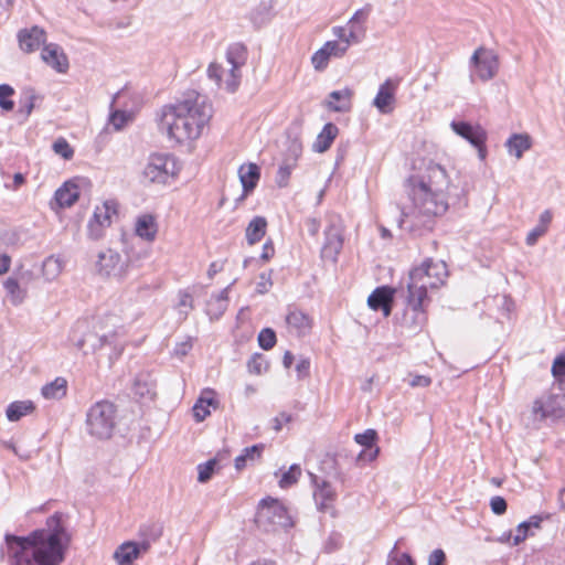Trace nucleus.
<instances>
[{
    "instance_id": "f257e3e1",
    "label": "nucleus",
    "mask_w": 565,
    "mask_h": 565,
    "mask_svg": "<svg viewBox=\"0 0 565 565\" xmlns=\"http://www.w3.org/2000/svg\"><path fill=\"white\" fill-rule=\"evenodd\" d=\"M449 183L446 169L437 163H429L420 175L409 177L405 181V190L412 206L401 209L399 227L415 236L430 232L435 217L448 210Z\"/></svg>"
},
{
    "instance_id": "f03ea898",
    "label": "nucleus",
    "mask_w": 565,
    "mask_h": 565,
    "mask_svg": "<svg viewBox=\"0 0 565 565\" xmlns=\"http://www.w3.org/2000/svg\"><path fill=\"white\" fill-rule=\"evenodd\" d=\"M46 525L28 536L6 535L12 565H60L64 561L68 535L61 516L57 513L50 516Z\"/></svg>"
},
{
    "instance_id": "7ed1b4c3",
    "label": "nucleus",
    "mask_w": 565,
    "mask_h": 565,
    "mask_svg": "<svg viewBox=\"0 0 565 565\" xmlns=\"http://www.w3.org/2000/svg\"><path fill=\"white\" fill-rule=\"evenodd\" d=\"M211 117L212 107L205 102V97L191 90L182 100L162 108L159 129L181 143L199 138Z\"/></svg>"
},
{
    "instance_id": "20e7f679",
    "label": "nucleus",
    "mask_w": 565,
    "mask_h": 565,
    "mask_svg": "<svg viewBox=\"0 0 565 565\" xmlns=\"http://www.w3.org/2000/svg\"><path fill=\"white\" fill-rule=\"evenodd\" d=\"M248 58L247 47L239 42L232 43L226 50V61L231 65L225 70L221 64L211 63L207 68V76L214 81L218 88H224L228 93H234L239 86L243 67Z\"/></svg>"
},
{
    "instance_id": "39448f33",
    "label": "nucleus",
    "mask_w": 565,
    "mask_h": 565,
    "mask_svg": "<svg viewBox=\"0 0 565 565\" xmlns=\"http://www.w3.org/2000/svg\"><path fill=\"white\" fill-rule=\"evenodd\" d=\"M447 276L448 270L444 262L427 259L419 267L411 270L407 279V292L420 296L424 299H430L428 290L441 287Z\"/></svg>"
},
{
    "instance_id": "423d86ee",
    "label": "nucleus",
    "mask_w": 565,
    "mask_h": 565,
    "mask_svg": "<svg viewBox=\"0 0 565 565\" xmlns=\"http://www.w3.org/2000/svg\"><path fill=\"white\" fill-rule=\"evenodd\" d=\"M117 425V407L103 399L94 403L86 413L85 427L88 435L96 439H109Z\"/></svg>"
},
{
    "instance_id": "0eeeda50",
    "label": "nucleus",
    "mask_w": 565,
    "mask_h": 565,
    "mask_svg": "<svg viewBox=\"0 0 565 565\" xmlns=\"http://www.w3.org/2000/svg\"><path fill=\"white\" fill-rule=\"evenodd\" d=\"M255 522L265 532H277L292 526L287 509L277 499H263L257 508Z\"/></svg>"
},
{
    "instance_id": "6e6552de",
    "label": "nucleus",
    "mask_w": 565,
    "mask_h": 565,
    "mask_svg": "<svg viewBox=\"0 0 565 565\" xmlns=\"http://www.w3.org/2000/svg\"><path fill=\"white\" fill-rule=\"evenodd\" d=\"M178 173L175 160L166 153H151L142 171L146 183L167 184Z\"/></svg>"
},
{
    "instance_id": "1a4fd4ad",
    "label": "nucleus",
    "mask_w": 565,
    "mask_h": 565,
    "mask_svg": "<svg viewBox=\"0 0 565 565\" xmlns=\"http://www.w3.org/2000/svg\"><path fill=\"white\" fill-rule=\"evenodd\" d=\"M534 422L557 420L565 416V394L546 392L537 397L532 405Z\"/></svg>"
},
{
    "instance_id": "9d476101",
    "label": "nucleus",
    "mask_w": 565,
    "mask_h": 565,
    "mask_svg": "<svg viewBox=\"0 0 565 565\" xmlns=\"http://www.w3.org/2000/svg\"><path fill=\"white\" fill-rule=\"evenodd\" d=\"M406 308L404 309L401 324L409 333L419 332L427 322V307L430 303V299L420 298V296H414L406 294Z\"/></svg>"
},
{
    "instance_id": "9b49d317",
    "label": "nucleus",
    "mask_w": 565,
    "mask_h": 565,
    "mask_svg": "<svg viewBox=\"0 0 565 565\" xmlns=\"http://www.w3.org/2000/svg\"><path fill=\"white\" fill-rule=\"evenodd\" d=\"M476 68L477 75L481 81L492 79L499 70L498 55L484 47H478L470 60Z\"/></svg>"
},
{
    "instance_id": "f8f14e48",
    "label": "nucleus",
    "mask_w": 565,
    "mask_h": 565,
    "mask_svg": "<svg viewBox=\"0 0 565 565\" xmlns=\"http://www.w3.org/2000/svg\"><path fill=\"white\" fill-rule=\"evenodd\" d=\"M96 267L100 275L120 279L126 274L127 264L118 252L108 248L98 254Z\"/></svg>"
},
{
    "instance_id": "ddd939ff",
    "label": "nucleus",
    "mask_w": 565,
    "mask_h": 565,
    "mask_svg": "<svg viewBox=\"0 0 565 565\" xmlns=\"http://www.w3.org/2000/svg\"><path fill=\"white\" fill-rule=\"evenodd\" d=\"M450 126L458 136L462 137L478 149L479 158L481 160L486 158L487 150L484 143L487 139V134L481 126H473L466 121L455 120L451 122Z\"/></svg>"
},
{
    "instance_id": "4468645a",
    "label": "nucleus",
    "mask_w": 565,
    "mask_h": 565,
    "mask_svg": "<svg viewBox=\"0 0 565 565\" xmlns=\"http://www.w3.org/2000/svg\"><path fill=\"white\" fill-rule=\"evenodd\" d=\"M399 82V78H387L380 85L372 104L381 114L386 115L393 111L396 102L395 95Z\"/></svg>"
},
{
    "instance_id": "2eb2a0df",
    "label": "nucleus",
    "mask_w": 565,
    "mask_h": 565,
    "mask_svg": "<svg viewBox=\"0 0 565 565\" xmlns=\"http://www.w3.org/2000/svg\"><path fill=\"white\" fill-rule=\"evenodd\" d=\"M42 61L58 73H66L70 64L63 49L56 43L45 44L41 52Z\"/></svg>"
},
{
    "instance_id": "dca6fc26",
    "label": "nucleus",
    "mask_w": 565,
    "mask_h": 565,
    "mask_svg": "<svg viewBox=\"0 0 565 565\" xmlns=\"http://www.w3.org/2000/svg\"><path fill=\"white\" fill-rule=\"evenodd\" d=\"M18 41L20 49L25 53H32L45 45L46 33L45 31L34 25L30 29H22L18 33Z\"/></svg>"
},
{
    "instance_id": "f3484780",
    "label": "nucleus",
    "mask_w": 565,
    "mask_h": 565,
    "mask_svg": "<svg viewBox=\"0 0 565 565\" xmlns=\"http://www.w3.org/2000/svg\"><path fill=\"white\" fill-rule=\"evenodd\" d=\"M342 246L343 237L340 230L334 225L329 226L326 230V242L321 249L322 258L335 263Z\"/></svg>"
},
{
    "instance_id": "a211bd4d",
    "label": "nucleus",
    "mask_w": 565,
    "mask_h": 565,
    "mask_svg": "<svg viewBox=\"0 0 565 565\" xmlns=\"http://www.w3.org/2000/svg\"><path fill=\"white\" fill-rule=\"evenodd\" d=\"M393 289L387 286L377 287L367 298V305L373 310H382L385 317L392 311Z\"/></svg>"
},
{
    "instance_id": "6ab92c4d",
    "label": "nucleus",
    "mask_w": 565,
    "mask_h": 565,
    "mask_svg": "<svg viewBox=\"0 0 565 565\" xmlns=\"http://www.w3.org/2000/svg\"><path fill=\"white\" fill-rule=\"evenodd\" d=\"M79 182H86L85 179L66 181L55 191L54 199L60 207L72 206L79 198Z\"/></svg>"
},
{
    "instance_id": "aec40b11",
    "label": "nucleus",
    "mask_w": 565,
    "mask_h": 565,
    "mask_svg": "<svg viewBox=\"0 0 565 565\" xmlns=\"http://www.w3.org/2000/svg\"><path fill=\"white\" fill-rule=\"evenodd\" d=\"M376 439H377V433L374 429H366L364 433L356 434L354 436V440L359 445L365 447V450H362L358 455V457H356L358 461L364 460L366 457H367L369 461H373L377 457L380 449H379V447H374Z\"/></svg>"
},
{
    "instance_id": "412c9836",
    "label": "nucleus",
    "mask_w": 565,
    "mask_h": 565,
    "mask_svg": "<svg viewBox=\"0 0 565 565\" xmlns=\"http://www.w3.org/2000/svg\"><path fill=\"white\" fill-rule=\"evenodd\" d=\"M313 497L319 511L330 512L334 515L333 502L337 498V493L328 481H322L321 484H317Z\"/></svg>"
},
{
    "instance_id": "4be33fe9",
    "label": "nucleus",
    "mask_w": 565,
    "mask_h": 565,
    "mask_svg": "<svg viewBox=\"0 0 565 565\" xmlns=\"http://www.w3.org/2000/svg\"><path fill=\"white\" fill-rule=\"evenodd\" d=\"M235 280L227 287H225L217 295H213L206 303V315L211 320L220 319L228 305V290Z\"/></svg>"
},
{
    "instance_id": "5701e85b",
    "label": "nucleus",
    "mask_w": 565,
    "mask_h": 565,
    "mask_svg": "<svg viewBox=\"0 0 565 565\" xmlns=\"http://www.w3.org/2000/svg\"><path fill=\"white\" fill-rule=\"evenodd\" d=\"M136 235L140 238L152 242L158 232L156 218L151 214H142L137 217L135 225Z\"/></svg>"
},
{
    "instance_id": "b1692460",
    "label": "nucleus",
    "mask_w": 565,
    "mask_h": 565,
    "mask_svg": "<svg viewBox=\"0 0 565 565\" xmlns=\"http://www.w3.org/2000/svg\"><path fill=\"white\" fill-rule=\"evenodd\" d=\"M352 90L344 88L341 90H333L329 94L327 107L333 111H348L351 108Z\"/></svg>"
},
{
    "instance_id": "393cba45",
    "label": "nucleus",
    "mask_w": 565,
    "mask_h": 565,
    "mask_svg": "<svg viewBox=\"0 0 565 565\" xmlns=\"http://www.w3.org/2000/svg\"><path fill=\"white\" fill-rule=\"evenodd\" d=\"M508 152L516 159H521L523 153L532 147V139L526 134H513L505 142Z\"/></svg>"
},
{
    "instance_id": "a878e982",
    "label": "nucleus",
    "mask_w": 565,
    "mask_h": 565,
    "mask_svg": "<svg viewBox=\"0 0 565 565\" xmlns=\"http://www.w3.org/2000/svg\"><path fill=\"white\" fill-rule=\"evenodd\" d=\"M239 180L245 193L255 189L260 177L259 167L255 163L243 164L239 170Z\"/></svg>"
},
{
    "instance_id": "bb28decb",
    "label": "nucleus",
    "mask_w": 565,
    "mask_h": 565,
    "mask_svg": "<svg viewBox=\"0 0 565 565\" xmlns=\"http://www.w3.org/2000/svg\"><path fill=\"white\" fill-rule=\"evenodd\" d=\"M338 132L339 128L337 127V125H334L333 122L326 124L321 132L318 135L316 141L313 142V150L319 153L327 151L331 147Z\"/></svg>"
},
{
    "instance_id": "cd10ccee",
    "label": "nucleus",
    "mask_w": 565,
    "mask_h": 565,
    "mask_svg": "<svg viewBox=\"0 0 565 565\" xmlns=\"http://www.w3.org/2000/svg\"><path fill=\"white\" fill-rule=\"evenodd\" d=\"M553 220V213L551 210H545L541 213L537 224L529 232L526 236V244L533 246L537 239L542 237L548 230Z\"/></svg>"
},
{
    "instance_id": "c85d7f7f",
    "label": "nucleus",
    "mask_w": 565,
    "mask_h": 565,
    "mask_svg": "<svg viewBox=\"0 0 565 565\" xmlns=\"http://www.w3.org/2000/svg\"><path fill=\"white\" fill-rule=\"evenodd\" d=\"M286 322L298 335H305L311 329L310 318L300 310L290 311L286 317Z\"/></svg>"
},
{
    "instance_id": "c756f323",
    "label": "nucleus",
    "mask_w": 565,
    "mask_h": 565,
    "mask_svg": "<svg viewBox=\"0 0 565 565\" xmlns=\"http://www.w3.org/2000/svg\"><path fill=\"white\" fill-rule=\"evenodd\" d=\"M138 557V550L134 541L122 543L114 553V558L119 565H131Z\"/></svg>"
},
{
    "instance_id": "7c9ffc66",
    "label": "nucleus",
    "mask_w": 565,
    "mask_h": 565,
    "mask_svg": "<svg viewBox=\"0 0 565 565\" xmlns=\"http://www.w3.org/2000/svg\"><path fill=\"white\" fill-rule=\"evenodd\" d=\"M267 221L263 216H255L246 227V239L249 245L258 243L266 234Z\"/></svg>"
},
{
    "instance_id": "2f4dec72",
    "label": "nucleus",
    "mask_w": 565,
    "mask_h": 565,
    "mask_svg": "<svg viewBox=\"0 0 565 565\" xmlns=\"http://www.w3.org/2000/svg\"><path fill=\"white\" fill-rule=\"evenodd\" d=\"M41 392L46 399H61L66 396L67 381L64 377H56L54 381L45 384Z\"/></svg>"
},
{
    "instance_id": "473e14b6",
    "label": "nucleus",
    "mask_w": 565,
    "mask_h": 565,
    "mask_svg": "<svg viewBox=\"0 0 565 565\" xmlns=\"http://www.w3.org/2000/svg\"><path fill=\"white\" fill-rule=\"evenodd\" d=\"M35 406L31 401H17L9 404L6 415L10 422H18L23 416L31 414Z\"/></svg>"
},
{
    "instance_id": "72a5a7b5",
    "label": "nucleus",
    "mask_w": 565,
    "mask_h": 565,
    "mask_svg": "<svg viewBox=\"0 0 565 565\" xmlns=\"http://www.w3.org/2000/svg\"><path fill=\"white\" fill-rule=\"evenodd\" d=\"M302 153V142L298 137H288L285 142V150L282 152V159L297 164L298 159Z\"/></svg>"
},
{
    "instance_id": "f704fd0d",
    "label": "nucleus",
    "mask_w": 565,
    "mask_h": 565,
    "mask_svg": "<svg viewBox=\"0 0 565 565\" xmlns=\"http://www.w3.org/2000/svg\"><path fill=\"white\" fill-rule=\"evenodd\" d=\"M113 214H116V203L114 201H106L102 206H96L93 218H97L107 228L111 224Z\"/></svg>"
},
{
    "instance_id": "c9c22d12",
    "label": "nucleus",
    "mask_w": 565,
    "mask_h": 565,
    "mask_svg": "<svg viewBox=\"0 0 565 565\" xmlns=\"http://www.w3.org/2000/svg\"><path fill=\"white\" fill-rule=\"evenodd\" d=\"M163 532V525L160 522H147L140 525V539L149 540L150 542L158 541Z\"/></svg>"
},
{
    "instance_id": "e433bc0d",
    "label": "nucleus",
    "mask_w": 565,
    "mask_h": 565,
    "mask_svg": "<svg viewBox=\"0 0 565 565\" xmlns=\"http://www.w3.org/2000/svg\"><path fill=\"white\" fill-rule=\"evenodd\" d=\"M3 287L13 305H19L23 301L25 291L20 287L17 278L9 277L4 281Z\"/></svg>"
},
{
    "instance_id": "4c0bfd02",
    "label": "nucleus",
    "mask_w": 565,
    "mask_h": 565,
    "mask_svg": "<svg viewBox=\"0 0 565 565\" xmlns=\"http://www.w3.org/2000/svg\"><path fill=\"white\" fill-rule=\"evenodd\" d=\"M38 98L34 89L28 88L23 92V97L20 100L19 113L24 115V118H28L32 110L35 107V99Z\"/></svg>"
},
{
    "instance_id": "58836bf2",
    "label": "nucleus",
    "mask_w": 565,
    "mask_h": 565,
    "mask_svg": "<svg viewBox=\"0 0 565 565\" xmlns=\"http://www.w3.org/2000/svg\"><path fill=\"white\" fill-rule=\"evenodd\" d=\"M301 476V468L299 465H291L289 467V469L282 473L280 480H279V486L281 488H288L292 484H295L299 477Z\"/></svg>"
},
{
    "instance_id": "ea45409f",
    "label": "nucleus",
    "mask_w": 565,
    "mask_h": 565,
    "mask_svg": "<svg viewBox=\"0 0 565 565\" xmlns=\"http://www.w3.org/2000/svg\"><path fill=\"white\" fill-rule=\"evenodd\" d=\"M62 271V263L54 256L47 257L43 263V274L47 279L55 278Z\"/></svg>"
},
{
    "instance_id": "a19ab883",
    "label": "nucleus",
    "mask_w": 565,
    "mask_h": 565,
    "mask_svg": "<svg viewBox=\"0 0 565 565\" xmlns=\"http://www.w3.org/2000/svg\"><path fill=\"white\" fill-rule=\"evenodd\" d=\"M247 367L250 373L260 375L268 369V362L260 353H255L247 362Z\"/></svg>"
},
{
    "instance_id": "79ce46f5",
    "label": "nucleus",
    "mask_w": 565,
    "mask_h": 565,
    "mask_svg": "<svg viewBox=\"0 0 565 565\" xmlns=\"http://www.w3.org/2000/svg\"><path fill=\"white\" fill-rule=\"evenodd\" d=\"M216 466V459H210L204 463H200L198 466V481L201 483L207 482L212 478Z\"/></svg>"
},
{
    "instance_id": "37998d69",
    "label": "nucleus",
    "mask_w": 565,
    "mask_h": 565,
    "mask_svg": "<svg viewBox=\"0 0 565 565\" xmlns=\"http://www.w3.org/2000/svg\"><path fill=\"white\" fill-rule=\"evenodd\" d=\"M350 45V39L345 38V43H339L338 41H328L323 44L324 49L328 51L330 57H342Z\"/></svg>"
},
{
    "instance_id": "c03bdc74",
    "label": "nucleus",
    "mask_w": 565,
    "mask_h": 565,
    "mask_svg": "<svg viewBox=\"0 0 565 565\" xmlns=\"http://www.w3.org/2000/svg\"><path fill=\"white\" fill-rule=\"evenodd\" d=\"M14 94L12 86L8 84L0 85V108L4 111H11L14 107L13 100L9 99Z\"/></svg>"
},
{
    "instance_id": "a18cd8bd",
    "label": "nucleus",
    "mask_w": 565,
    "mask_h": 565,
    "mask_svg": "<svg viewBox=\"0 0 565 565\" xmlns=\"http://www.w3.org/2000/svg\"><path fill=\"white\" fill-rule=\"evenodd\" d=\"M297 164L290 163L282 159L281 164L279 166V169L277 171V178L276 182L279 188H285L288 184L289 177L291 174V171Z\"/></svg>"
},
{
    "instance_id": "49530a36",
    "label": "nucleus",
    "mask_w": 565,
    "mask_h": 565,
    "mask_svg": "<svg viewBox=\"0 0 565 565\" xmlns=\"http://www.w3.org/2000/svg\"><path fill=\"white\" fill-rule=\"evenodd\" d=\"M258 344L263 350H270L276 344V333L270 328L263 329L258 334Z\"/></svg>"
},
{
    "instance_id": "de8ad7c7",
    "label": "nucleus",
    "mask_w": 565,
    "mask_h": 565,
    "mask_svg": "<svg viewBox=\"0 0 565 565\" xmlns=\"http://www.w3.org/2000/svg\"><path fill=\"white\" fill-rule=\"evenodd\" d=\"M330 55L328 51L322 46L317 52L313 53L311 57V63L316 71L321 72L327 68L329 64Z\"/></svg>"
},
{
    "instance_id": "09e8293b",
    "label": "nucleus",
    "mask_w": 565,
    "mask_h": 565,
    "mask_svg": "<svg viewBox=\"0 0 565 565\" xmlns=\"http://www.w3.org/2000/svg\"><path fill=\"white\" fill-rule=\"evenodd\" d=\"M54 152L65 160H70L74 156V150L64 138H58L52 146Z\"/></svg>"
},
{
    "instance_id": "8fccbe9b",
    "label": "nucleus",
    "mask_w": 565,
    "mask_h": 565,
    "mask_svg": "<svg viewBox=\"0 0 565 565\" xmlns=\"http://www.w3.org/2000/svg\"><path fill=\"white\" fill-rule=\"evenodd\" d=\"M106 227H104L99 221L96 218H90L87 224V234L88 237L97 241L104 236V231Z\"/></svg>"
},
{
    "instance_id": "3c124183",
    "label": "nucleus",
    "mask_w": 565,
    "mask_h": 565,
    "mask_svg": "<svg viewBox=\"0 0 565 565\" xmlns=\"http://www.w3.org/2000/svg\"><path fill=\"white\" fill-rule=\"evenodd\" d=\"M215 396H216V393L214 390L204 388L201 392L198 399L200 401V403H203L204 405H207L209 407L217 408L218 401L216 399Z\"/></svg>"
},
{
    "instance_id": "603ef678",
    "label": "nucleus",
    "mask_w": 565,
    "mask_h": 565,
    "mask_svg": "<svg viewBox=\"0 0 565 565\" xmlns=\"http://www.w3.org/2000/svg\"><path fill=\"white\" fill-rule=\"evenodd\" d=\"M127 120V114L121 110H115L109 116V124L113 125L115 130H120L126 125Z\"/></svg>"
},
{
    "instance_id": "864d4df0",
    "label": "nucleus",
    "mask_w": 565,
    "mask_h": 565,
    "mask_svg": "<svg viewBox=\"0 0 565 565\" xmlns=\"http://www.w3.org/2000/svg\"><path fill=\"white\" fill-rule=\"evenodd\" d=\"M491 510L497 515H502L505 513L508 504L503 497L495 495L490 501Z\"/></svg>"
},
{
    "instance_id": "5fc2aeb1",
    "label": "nucleus",
    "mask_w": 565,
    "mask_h": 565,
    "mask_svg": "<svg viewBox=\"0 0 565 565\" xmlns=\"http://www.w3.org/2000/svg\"><path fill=\"white\" fill-rule=\"evenodd\" d=\"M210 409L207 405H204L203 403H200L198 399L193 406V416L196 422H203L209 415Z\"/></svg>"
},
{
    "instance_id": "6e6d98bb",
    "label": "nucleus",
    "mask_w": 565,
    "mask_h": 565,
    "mask_svg": "<svg viewBox=\"0 0 565 565\" xmlns=\"http://www.w3.org/2000/svg\"><path fill=\"white\" fill-rule=\"evenodd\" d=\"M530 527H527V524L525 521L521 522L516 527V533L513 536V545L516 546L520 543H522L529 535Z\"/></svg>"
},
{
    "instance_id": "4d7b16f0",
    "label": "nucleus",
    "mask_w": 565,
    "mask_h": 565,
    "mask_svg": "<svg viewBox=\"0 0 565 565\" xmlns=\"http://www.w3.org/2000/svg\"><path fill=\"white\" fill-rule=\"evenodd\" d=\"M446 554L443 550L436 548L428 556V565H445Z\"/></svg>"
},
{
    "instance_id": "13d9d810",
    "label": "nucleus",
    "mask_w": 565,
    "mask_h": 565,
    "mask_svg": "<svg viewBox=\"0 0 565 565\" xmlns=\"http://www.w3.org/2000/svg\"><path fill=\"white\" fill-rule=\"evenodd\" d=\"M273 286V281L270 279V275L266 273H262L259 275V281L257 282L256 290L259 294H265Z\"/></svg>"
},
{
    "instance_id": "bf43d9fd",
    "label": "nucleus",
    "mask_w": 565,
    "mask_h": 565,
    "mask_svg": "<svg viewBox=\"0 0 565 565\" xmlns=\"http://www.w3.org/2000/svg\"><path fill=\"white\" fill-rule=\"evenodd\" d=\"M116 337H117V331H114L111 333H104L102 334L99 338H98V345L96 344H93V350H96V349H100L107 344H116Z\"/></svg>"
},
{
    "instance_id": "052dcab7",
    "label": "nucleus",
    "mask_w": 565,
    "mask_h": 565,
    "mask_svg": "<svg viewBox=\"0 0 565 565\" xmlns=\"http://www.w3.org/2000/svg\"><path fill=\"white\" fill-rule=\"evenodd\" d=\"M552 373L555 377L565 375V355H559L554 360Z\"/></svg>"
},
{
    "instance_id": "680f3d73",
    "label": "nucleus",
    "mask_w": 565,
    "mask_h": 565,
    "mask_svg": "<svg viewBox=\"0 0 565 565\" xmlns=\"http://www.w3.org/2000/svg\"><path fill=\"white\" fill-rule=\"evenodd\" d=\"M310 370V361L308 359H300L296 365V371L298 373V377L302 379L309 375Z\"/></svg>"
},
{
    "instance_id": "e2e57ef3",
    "label": "nucleus",
    "mask_w": 565,
    "mask_h": 565,
    "mask_svg": "<svg viewBox=\"0 0 565 565\" xmlns=\"http://www.w3.org/2000/svg\"><path fill=\"white\" fill-rule=\"evenodd\" d=\"M264 449V445H253L252 447H247L244 449V455H247V458L249 460H254L255 458H259L262 455V451Z\"/></svg>"
},
{
    "instance_id": "0e129e2a",
    "label": "nucleus",
    "mask_w": 565,
    "mask_h": 565,
    "mask_svg": "<svg viewBox=\"0 0 565 565\" xmlns=\"http://www.w3.org/2000/svg\"><path fill=\"white\" fill-rule=\"evenodd\" d=\"M291 419H292V416H291L290 414L285 413V412L280 413V414H279L278 416H276V417H275V419H274V423H275V425H274V429H275L276 431L281 430V428H282V424H285V423H289V422H291Z\"/></svg>"
},
{
    "instance_id": "69168bd1",
    "label": "nucleus",
    "mask_w": 565,
    "mask_h": 565,
    "mask_svg": "<svg viewBox=\"0 0 565 565\" xmlns=\"http://www.w3.org/2000/svg\"><path fill=\"white\" fill-rule=\"evenodd\" d=\"M369 12H370L369 8H364V9H360V10L355 11L353 17L350 19V23H352V24L363 23L366 20Z\"/></svg>"
},
{
    "instance_id": "338daca9",
    "label": "nucleus",
    "mask_w": 565,
    "mask_h": 565,
    "mask_svg": "<svg viewBox=\"0 0 565 565\" xmlns=\"http://www.w3.org/2000/svg\"><path fill=\"white\" fill-rule=\"evenodd\" d=\"M430 379L425 376V375H415L411 382H409V385L413 386V387H426L430 384Z\"/></svg>"
},
{
    "instance_id": "774afa93",
    "label": "nucleus",
    "mask_w": 565,
    "mask_h": 565,
    "mask_svg": "<svg viewBox=\"0 0 565 565\" xmlns=\"http://www.w3.org/2000/svg\"><path fill=\"white\" fill-rule=\"evenodd\" d=\"M192 348V343L190 340L178 343L174 349V353L179 356H184L189 353Z\"/></svg>"
}]
</instances>
